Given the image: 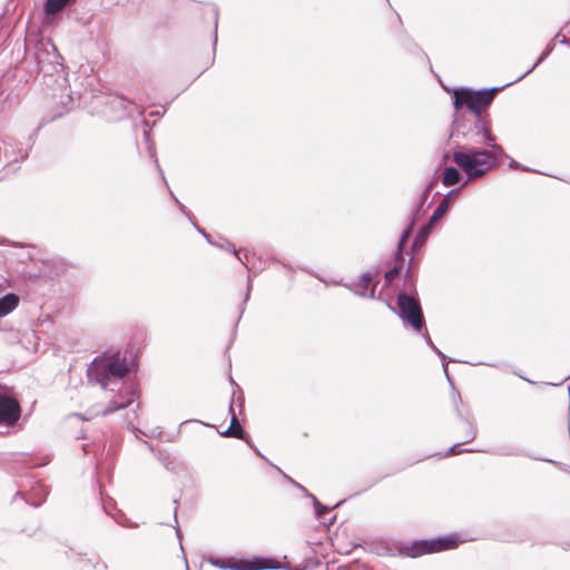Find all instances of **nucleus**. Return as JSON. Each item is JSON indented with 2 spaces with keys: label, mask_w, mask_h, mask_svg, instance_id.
I'll use <instances>...</instances> for the list:
<instances>
[{
  "label": "nucleus",
  "mask_w": 570,
  "mask_h": 570,
  "mask_svg": "<svg viewBox=\"0 0 570 570\" xmlns=\"http://www.w3.org/2000/svg\"><path fill=\"white\" fill-rule=\"evenodd\" d=\"M489 149L469 148L466 151L453 150V161L468 175L470 179L484 176L492 169L498 159L504 155L503 148L495 144L494 137L484 144Z\"/></svg>",
  "instance_id": "obj_2"
},
{
  "label": "nucleus",
  "mask_w": 570,
  "mask_h": 570,
  "mask_svg": "<svg viewBox=\"0 0 570 570\" xmlns=\"http://www.w3.org/2000/svg\"><path fill=\"white\" fill-rule=\"evenodd\" d=\"M509 167H510V168H513V169H519V168H520V165H519V163H517L515 160H512V161L509 164Z\"/></svg>",
  "instance_id": "obj_44"
},
{
  "label": "nucleus",
  "mask_w": 570,
  "mask_h": 570,
  "mask_svg": "<svg viewBox=\"0 0 570 570\" xmlns=\"http://www.w3.org/2000/svg\"><path fill=\"white\" fill-rule=\"evenodd\" d=\"M295 487L301 490V492L304 493L305 497H307V493H311L305 487H303L302 484L299 483H295Z\"/></svg>",
  "instance_id": "obj_41"
},
{
  "label": "nucleus",
  "mask_w": 570,
  "mask_h": 570,
  "mask_svg": "<svg viewBox=\"0 0 570 570\" xmlns=\"http://www.w3.org/2000/svg\"><path fill=\"white\" fill-rule=\"evenodd\" d=\"M508 82L500 87H492L488 89L481 90H472L470 88H460L453 91V106L455 112H463L462 108L466 107L469 109L468 116H479L484 117L482 111L490 106L492 100L494 99L495 94L510 86Z\"/></svg>",
  "instance_id": "obj_4"
},
{
  "label": "nucleus",
  "mask_w": 570,
  "mask_h": 570,
  "mask_svg": "<svg viewBox=\"0 0 570 570\" xmlns=\"http://www.w3.org/2000/svg\"><path fill=\"white\" fill-rule=\"evenodd\" d=\"M67 98H68V104H70L72 101V98L69 94L67 95Z\"/></svg>",
  "instance_id": "obj_49"
},
{
  "label": "nucleus",
  "mask_w": 570,
  "mask_h": 570,
  "mask_svg": "<svg viewBox=\"0 0 570 570\" xmlns=\"http://www.w3.org/2000/svg\"><path fill=\"white\" fill-rule=\"evenodd\" d=\"M49 494V490L46 485L37 483L31 491V497L29 499H26L24 493L21 491H18L14 494V498L20 497L26 501L27 504H30L35 508H39L45 501L47 495Z\"/></svg>",
  "instance_id": "obj_13"
},
{
  "label": "nucleus",
  "mask_w": 570,
  "mask_h": 570,
  "mask_svg": "<svg viewBox=\"0 0 570 570\" xmlns=\"http://www.w3.org/2000/svg\"><path fill=\"white\" fill-rule=\"evenodd\" d=\"M458 190H459V189H452L451 191H449V193L446 194V196H445L444 198H446V199H449V200H450V197H452V194H453V193H455V191H458Z\"/></svg>",
  "instance_id": "obj_46"
},
{
  "label": "nucleus",
  "mask_w": 570,
  "mask_h": 570,
  "mask_svg": "<svg viewBox=\"0 0 570 570\" xmlns=\"http://www.w3.org/2000/svg\"><path fill=\"white\" fill-rule=\"evenodd\" d=\"M461 540L458 534H448L432 539H420L411 542L402 549L410 558H417L423 554L436 553L453 550L459 547Z\"/></svg>",
  "instance_id": "obj_7"
},
{
  "label": "nucleus",
  "mask_w": 570,
  "mask_h": 570,
  "mask_svg": "<svg viewBox=\"0 0 570 570\" xmlns=\"http://www.w3.org/2000/svg\"><path fill=\"white\" fill-rule=\"evenodd\" d=\"M393 266L384 273V287L392 285L394 279L401 274L405 267L404 252H393Z\"/></svg>",
  "instance_id": "obj_14"
},
{
  "label": "nucleus",
  "mask_w": 570,
  "mask_h": 570,
  "mask_svg": "<svg viewBox=\"0 0 570 570\" xmlns=\"http://www.w3.org/2000/svg\"><path fill=\"white\" fill-rule=\"evenodd\" d=\"M19 296L14 293H7L0 297V317H4L17 308Z\"/></svg>",
  "instance_id": "obj_17"
},
{
  "label": "nucleus",
  "mask_w": 570,
  "mask_h": 570,
  "mask_svg": "<svg viewBox=\"0 0 570 570\" xmlns=\"http://www.w3.org/2000/svg\"><path fill=\"white\" fill-rule=\"evenodd\" d=\"M174 528L176 530V535L178 539H180V535H181V531L179 529V524H178V520H177V512H178V504H179V500L178 499H174Z\"/></svg>",
  "instance_id": "obj_28"
},
{
  "label": "nucleus",
  "mask_w": 570,
  "mask_h": 570,
  "mask_svg": "<svg viewBox=\"0 0 570 570\" xmlns=\"http://www.w3.org/2000/svg\"><path fill=\"white\" fill-rule=\"evenodd\" d=\"M429 194H430V186H428L423 191H422V195H421V199H420V205H423V203L426 200V198L429 197Z\"/></svg>",
  "instance_id": "obj_37"
},
{
  "label": "nucleus",
  "mask_w": 570,
  "mask_h": 570,
  "mask_svg": "<svg viewBox=\"0 0 570 570\" xmlns=\"http://www.w3.org/2000/svg\"><path fill=\"white\" fill-rule=\"evenodd\" d=\"M170 195L175 198V200L178 204L179 208L181 210H184L185 206L176 198V196L174 195V193L171 190H170Z\"/></svg>",
  "instance_id": "obj_45"
},
{
  "label": "nucleus",
  "mask_w": 570,
  "mask_h": 570,
  "mask_svg": "<svg viewBox=\"0 0 570 570\" xmlns=\"http://www.w3.org/2000/svg\"><path fill=\"white\" fill-rule=\"evenodd\" d=\"M342 502L343 501L338 502L333 508L323 504V509H314L316 519L320 520L323 524L333 525L336 521V517L333 515L327 521H325V514H327L331 509L338 507Z\"/></svg>",
  "instance_id": "obj_19"
},
{
  "label": "nucleus",
  "mask_w": 570,
  "mask_h": 570,
  "mask_svg": "<svg viewBox=\"0 0 570 570\" xmlns=\"http://www.w3.org/2000/svg\"><path fill=\"white\" fill-rule=\"evenodd\" d=\"M461 174L455 167H446L443 173L442 183L445 186H452L459 183Z\"/></svg>",
  "instance_id": "obj_18"
},
{
  "label": "nucleus",
  "mask_w": 570,
  "mask_h": 570,
  "mask_svg": "<svg viewBox=\"0 0 570 570\" xmlns=\"http://www.w3.org/2000/svg\"><path fill=\"white\" fill-rule=\"evenodd\" d=\"M518 375H519L521 379H523V380H525L527 382H529L530 384H534V382H533V381H530V380H528V379L523 377V376H522V375H520V374H518Z\"/></svg>",
  "instance_id": "obj_48"
},
{
  "label": "nucleus",
  "mask_w": 570,
  "mask_h": 570,
  "mask_svg": "<svg viewBox=\"0 0 570 570\" xmlns=\"http://www.w3.org/2000/svg\"><path fill=\"white\" fill-rule=\"evenodd\" d=\"M217 23H218V12H215V30H214V37H213V45L214 47L217 43Z\"/></svg>",
  "instance_id": "obj_36"
},
{
  "label": "nucleus",
  "mask_w": 570,
  "mask_h": 570,
  "mask_svg": "<svg viewBox=\"0 0 570 570\" xmlns=\"http://www.w3.org/2000/svg\"><path fill=\"white\" fill-rule=\"evenodd\" d=\"M556 38L559 39L560 43L562 45H569V41L564 35L557 33Z\"/></svg>",
  "instance_id": "obj_40"
},
{
  "label": "nucleus",
  "mask_w": 570,
  "mask_h": 570,
  "mask_svg": "<svg viewBox=\"0 0 570 570\" xmlns=\"http://www.w3.org/2000/svg\"><path fill=\"white\" fill-rule=\"evenodd\" d=\"M68 2L69 0H47L45 3V11L48 14H53L66 7Z\"/></svg>",
  "instance_id": "obj_22"
},
{
  "label": "nucleus",
  "mask_w": 570,
  "mask_h": 570,
  "mask_svg": "<svg viewBox=\"0 0 570 570\" xmlns=\"http://www.w3.org/2000/svg\"><path fill=\"white\" fill-rule=\"evenodd\" d=\"M430 224L424 226L420 232L419 234L414 237L413 242H412V245H411V249H420L423 244H424V239L429 233V229H430Z\"/></svg>",
  "instance_id": "obj_25"
},
{
  "label": "nucleus",
  "mask_w": 570,
  "mask_h": 570,
  "mask_svg": "<svg viewBox=\"0 0 570 570\" xmlns=\"http://www.w3.org/2000/svg\"><path fill=\"white\" fill-rule=\"evenodd\" d=\"M150 154L153 157H155V150L150 148Z\"/></svg>",
  "instance_id": "obj_50"
},
{
  "label": "nucleus",
  "mask_w": 570,
  "mask_h": 570,
  "mask_svg": "<svg viewBox=\"0 0 570 570\" xmlns=\"http://www.w3.org/2000/svg\"><path fill=\"white\" fill-rule=\"evenodd\" d=\"M412 225L413 223H411L404 230L403 233L401 234V237L397 242V245H396V249H403L404 245H405V242L406 239L409 238L410 234H411V229H412Z\"/></svg>",
  "instance_id": "obj_27"
},
{
  "label": "nucleus",
  "mask_w": 570,
  "mask_h": 570,
  "mask_svg": "<svg viewBox=\"0 0 570 570\" xmlns=\"http://www.w3.org/2000/svg\"><path fill=\"white\" fill-rule=\"evenodd\" d=\"M27 157V150L17 147L16 140L8 138L7 140L0 139V163L6 166L17 164Z\"/></svg>",
  "instance_id": "obj_11"
},
{
  "label": "nucleus",
  "mask_w": 570,
  "mask_h": 570,
  "mask_svg": "<svg viewBox=\"0 0 570 570\" xmlns=\"http://www.w3.org/2000/svg\"><path fill=\"white\" fill-rule=\"evenodd\" d=\"M534 460H542V461H547L549 463H554V464H558V462L556 461H552V460H547V459H540V458H533Z\"/></svg>",
  "instance_id": "obj_47"
},
{
  "label": "nucleus",
  "mask_w": 570,
  "mask_h": 570,
  "mask_svg": "<svg viewBox=\"0 0 570 570\" xmlns=\"http://www.w3.org/2000/svg\"><path fill=\"white\" fill-rule=\"evenodd\" d=\"M451 137L456 150L466 151L469 148H479L487 140H491V132L485 117L468 116L466 112H454Z\"/></svg>",
  "instance_id": "obj_3"
},
{
  "label": "nucleus",
  "mask_w": 570,
  "mask_h": 570,
  "mask_svg": "<svg viewBox=\"0 0 570 570\" xmlns=\"http://www.w3.org/2000/svg\"><path fill=\"white\" fill-rule=\"evenodd\" d=\"M232 255L252 274L264 271L271 261L269 252H230Z\"/></svg>",
  "instance_id": "obj_9"
},
{
  "label": "nucleus",
  "mask_w": 570,
  "mask_h": 570,
  "mask_svg": "<svg viewBox=\"0 0 570 570\" xmlns=\"http://www.w3.org/2000/svg\"><path fill=\"white\" fill-rule=\"evenodd\" d=\"M459 402L461 403L462 399H461L460 393L455 392L453 394L454 412H455L458 419L461 420L466 425V431H465V434H464V439L462 441L463 444H466V443H469V442H471V441H473L475 439L476 432L474 430V426H473L472 422L466 416H464V414L460 410Z\"/></svg>",
  "instance_id": "obj_12"
},
{
  "label": "nucleus",
  "mask_w": 570,
  "mask_h": 570,
  "mask_svg": "<svg viewBox=\"0 0 570 570\" xmlns=\"http://www.w3.org/2000/svg\"><path fill=\"white\" fill-rule=\"evenodd\" d=\"M0 245H3V246H12V247H21V248L27 247V245H24V244L11 243V242L4 240V239H1V240H0Z\"/></svg>",
  "instance_id": "obj_35"
},
{
  "label": "nucleus",
  "mask_w": 570,
  "mask_h": 570,
  "mask_svg": "<svg viewBox=\"0 0 570 570\" xmlns=\"http://www.w3.org/2000/svg\"><path fill=\"white\" fill-rule=\"evenodd\" d=\"M307 498L312 500L314 509H323V503L314 494L307 493Z\"/></svg>",
  "instance_id": "obj_33"
},
{
  "label": "nucleus",
  "mask_w": 570,
  "mask_h": 570,
  "mask_svg": "<svg viewBox=\"0 0 570 570\" xmlns=\"http://www.w3.org/2000/svg\"><path fill=\"white\" fill-rule=\"evenodd\" d=\"M421 335L423 336V338H424V341H425L426 345H428L432 351H433V350H436V346L434 345V343H433V341H432L431 336L429 335V333H425V334L421 333Z\"/></svg>",
  "instance_id": "obj_34"
},
{
  "label": "nucleus",
  "mask_w": 570,
  "mask_h": 570,
  "mask_svg": "<svg viewBox=\"0 0 570 570\" xmlns=\"http://www.w3.org/2000/svg\"><path fill=\"white\" fill-rule=\"evenodd\" d=\"M462 445H463V443L459 442V443H455L452 446H450L448 449V451L445 452L444 458L456 455V454H460V453H474V452H478V450H475V449L461 448Z\"/></svg>",
  "instance_id": "obj_24"
},
{
  "label": "nucleus",
  "mask_w": 570,
  "mask_h": 570,
  "mask_svg": "<svg viewBox=\"0 0 570 570\" xmlns=\"http://www.w3.org/2000/svg\"><path fill=\"white\" fill-rule=\"evenodd\" d=\"M139 407V403L135 404V407L127 412L125 421L127 424H131L132 421L137 417V409Z\"/></svg>",
  "instance_id": "obj_29"
},
{
  "label": "nucleus",
  "mask_w": 570,
  "mask_h": 570,
  "mask_svg": "<svg viewBox=\"0 0 570 570\" xmlns=\"http://www.w3.org/2000/svg\"><path fill=\"white\" fill-rule=\"evenodd\" d=\"M197 229H198V230H199V232H200V233H202V234L207 238V240H208V243H209L210 245L216 246V247H219L220 249H224L225 247H229V246H230V245H229V243H228L227 240H226L225 243H214V242H212V240L209 239V236H208L206 233H204L203 230H200L198 227H197Z\"/></svg>",
  "instance_id": "obj_31"
},
{
  "label": "nucleus",
  "mask_w": 570,
  "mask_h": 570,
  "mask_svg": "<svg viewBox=\"0 0 570 570\" xmlns=\"http://www.w3.org/2000/svg\"><path fill=\"white\" fill-rule=\"evenodd\" d=\"M135 403L134 393H131L126 400L112 399L108 402L106 407L101 411L102 416L115 413L116 411L130 407Z\"/></svg>",
  "instance_id": "obj_15"
},
{
  "label": "nucleus",
  "mask_w": 570,
  "mask_h": 570,
  "mask_svg": "<svg viewBox=\"0 0 570 570\" xmlns=\"http://www.w3.org/2000/svg\"><path fill=\"white\" fill-rule=\"evenodd\" d=\"M219 433L222 436L235 438L239 440H245L248 436L245 429L239 424L236 414H233V419L230 421L229 426L225 431Z\"/></svg>",
  "instance_id": "obj_16"
},
{
  "label": "nucleus",
  "mask_w": 570,
  "mask_h": 570,
  "mask_svg": "<svg viewBox=\"0 0 570 570\" xmlns=\"http://www.w3.org/2000/svg\"><path fill=\"white\" fill-rule=\"evenodd\" d=\"M557 546L561 547L563 550L569 551L570 550V534L564 538L560 539L556 542Z\"/></svg>",
  "instance_id": "obj_32"
},
{
  "label": "nucleus",
  "mask_w": 570,
  "mask_h": 570,
  "mask_svg": "<svg viewBox=\"0 0 570 570\" xmlns=\"http://www.w3.org/2000/svg\"><path fill=\"white\" fill-rule=\"evenodd\" d=\"M383 273V266H373L367 271L363 272L358 279L352 281L348 283H336L337 285H342L352 292L355 296L361 298L374 299L376 298L375 293L377 285L381 282V274ZM377 299H381V295H379Z\"/></svg>",
  "instance_id": "obj_8"
},
{
  "label": "nucleus",
  "mask_w": 570,
  "mask_h": 570,
  "mask_svg": "<svg viewBox=\"0 0 570 570\" xmlns=\"http://www.w3.org/2000/svg\"><path fill=\"white\" fill-rule=\"evenodd\" d=\"M244 441H246L248 446L255 452L256 455L267 461V458L258 450V448L250 441L248 436Z\"/></svg>",
  "instance_id": "obj_30"
},
{
  "label": "nucleus",
  "mask_w": 570,
  "mask_h": 570,
  "mask_svg": "<svg viewBox=\"0 0 570 570\" xmlns=\"http://www.w3.org/2000/svg\"><path fill=\"white\" fill-rule=\"evenodd\" d=\"M209 563L222 570H267V569H286L303 570L291 568L288 566H278L277 561L265 557L252 558H212Z\"/></svg>",
  "instance_id": "obj_6"
},
{
  "label": "nucleus",
  "mask_w": 570,
  "mask_h": 570,
  "mask_svg": "<svg viewBox=\"0 0 570 570\" xmlns=\"http://www.w3.org/2000/svg\"><path fill=\"white\" fill-rule=\"evenodd\" d=\"M236 392L234 391L233 392V399L230 401V404H229V409H228V412H229V415H230V420L233 419V414H236L235 413V410H234V396H235Z\"/></svg>",
  "instance_id": "obj_39"
},
{
  "label": "nucleus",
  "mask_w": 570,
  "mask_h": 570,
  "mask_svg": "<svg viewBox=\"0 0 570 570\" xmlns=\"http://www.w3.org/2000/svg\"><path fill=\"white\" fill-rule=\"evenodd\" d=\"M493 454L501 456H521L525 453L517 446H501L493 451Z\"/></svg>",
  "instance_id": "obj_21"
},
{
  "label": "nucleus",
  "mask_w": 570,
  "mask_h": 570,
  "mask_svg": "<svg viewBox=\"0 0 570 570\" xmlns=\"http://www.w3.org/2000/svg\"><path fill=\"white\" fill-rule=\"evenodd\" d=\"M276 469L279 471V473H282V474L284 475V478H285L288 482H291V483H292V484H294V485H295V483H297V482H296L295 480H293L291 476H288L287 474H285V473H284L279 468H276Z\"/></svg>",
  "instance_id": "obj_42"
},
{
  "label": "nucleus",
  "mask_w": 570,
  "mask_h": 570,
  "mask_svg": "<svg viewBox=\"0 0 570 570\" xmlns=\"http://www.w3.org/2000/svg\"><path fill=\"white\" fill-rule=\"evenodd\" d=\"M250 287H252L250 278H248V283H247V293H246V295H245L244 303H246V302L248 301V298H249Z\"/></svg>",
  "instance_id": "obj_43"
},
{
  "label": "nucleus",
  "mask_w": 570,
  "mask_h": 570,
  "mask_svg": "<svg viewBox=\"0 0 570 570\" xmlns=\"http://www.w3.org/2000/svg\"><path fill=\"white\" fill-rule=\"evenodd\" d=\"M553 50V46H548L546 48V50L541 53V56L538 58V60L533 63V66L528 69L525 72H523L521 76H519L517 79H514L513 81H510V83H515L520 80H522L523 78H525L528 75H530L544 59H547V57L552 52Z\"/></svg>",
  "instance_id": "obj_20"
},
{
  "label": "nucleus",
  "mask_w": 570,
  "mask_h": 570,
  "mask_svg": "<svg viewBox=\"0 0 570 570\" xmlns=\"http://www.w3.org/2000/svg\"><path fill=\"white\" fill-rule=\"evenodd\" d=\"M433 352L441 358L442 361V367H443V371H444V375L448 380V382L453 386V382L449 375V371H448V365L450 362H452V360H450L441 350H439L436 347V350H433Z\"/></svg>",
  "instance_id": "obj_26"
},
{
  "label": "nucleus",
  "mask_w": 570,
  "mask_h": 570,
  "mask_svg": "<svg viewBox=\"0 0 570 570\" xmlns=\"http://www.w3.org/2000/svg\"><path fill=\"white\" fill-rule=\"evenodd\" d=\"M268 464L272 465V468H276L275 464H272L268 460H267Z\"/></svg>",
  "instance_id": "obj_51"
},
{
  "label": "nucleus",
  "mask_w": 570,
  "mask_h": 570,
  "mask_svg": "<svg viewBox=\"0 0 570 570\" xmlns=\"http://www.w3.org/2000/svg\"><path fill=\"white\" fill-rule=\"evenodd\" d=\"M129 372L126 357L112 354L109 357L96 356L87 370V377L106 389L111 379H124Z\"/></svg>",
  "instance_id": "obj_5"
},
{
  "label": "nucleus",
  "mask_w": 570,
  "mask_h": 570,
  "mask_svg": "<svg viewBox=\"0 0 570 570\" xmlns=\"http://www.w3.org/2000/svg\"><path fill=\"white\" fill-rule=\"evenodd\" d=\"M448 208H449V199L444 198V199L441 200L439 206L433 212V214H432V216L430 218V223L429 224L432 225L435 222H438L445 214Z\"/></svg>",
  "instance_id": "obj_23"
},
{
  "label": "nucleus",
  "mask_w": 570,
  "mask_h": 570,
  "mask_svg": "<svg viewBox=\"0 0 570 570\" xmlns=\"http://www.w3.org/2000/svg\"><path fill=\"white\" fill-rule=\"evenodd\" d=\"M21 416L19 402L9 396L0 394V424L13 425Z\"/></svg>",
  "instance_id": "obj_10"
},
{
  "label": "nucleus",
  "mask_w": 570,
  "mask_h": 570,
  "mask_svg": "<svg viewBox=\"0 0 570 570\" xmlns=\"http://www.w3.org/2000/svg\"><path fill=\"white\" fill-rule=\"evenodd\" d=\"M236 387L238 389V392H239V394L237 395V403H238L239 407H243V405H244V395H243V392L239 389V386L236 385Z\"/></svg>",
  "instance_id": "obj_38"
},
{
  "label": "nucleus",
  "mask_w": 570,
  "mask_h": 570,
  "mask_svg": "<svg viewBox=\"0 0 570 570\" xmlns=\"http://www.w3.org/2000/svg\"><path fill=\"white\" fill-rule=\"evenodd\" d=\"M570 379V375L569 376H566L564 381L569 380Z\"/></svg>",
  "instance_id": "obj_52"
},
{
  "label": "nucleus",
  "mask_w": 570,
  "mask_h": 570,
  "mask_svg": "<svg viewBox=\"0 0 570 570\" xmlns=\"http://www.w3.org/2000/svg\"><path fill=\"white\" fill-rule=\"evenodd\" d=\"M413 259L414 256H411L405 271L404 285L409 292L400 291L396 295V306L391 303H386V306L402 320L405 328H411L416 334H421L425 320L413 279Z\"/></svg>",
  "instance_id": "obj_1"
}]
</instances>
